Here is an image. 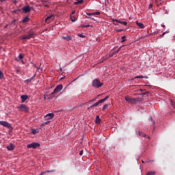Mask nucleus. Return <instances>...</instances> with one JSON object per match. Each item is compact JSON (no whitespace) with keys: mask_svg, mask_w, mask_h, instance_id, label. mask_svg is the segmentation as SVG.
Listing matches in <instances>:
<instances>
[{"mask_svg":"<svg viewBox=\"0 0 175 175\" xmlns=\"http://www.w3.org/2000/svg\"><path fill=\"white\" fill-rule=\"evenodd\" d=\"M156 172L154 171L148 172L146 175H154Z\"/></svg>","mask_w":175,"mask_h":175,"instance_id":"a878e982","label":"nucleus"},{"mask_svg":"<svg viewBox=\"0 0 175 175\" xmlns=\"http://www.w3.org/2000/svg\"><path fill=\"white\" fill-rule=\"evenodd\" d=\"M21 98L22 103H24V102H25V100H27V99H28V96H27V95H22L21 96Z\"/></svg>","mask_w":175,"mask_h":175,"instance_id":"4468645a","label":"nucleus"},{"mask_svg":"<svg viewBox=\"0 0 175 175\" xmlns=\"http://www.w3.org/2000/svg\"><path fill=\"white\" fill-rule=\"evenodd\" d=\"M63 88L62 85L59 84L53 90V92L51 94V95H54V94H57V92H59V91H62Z\"/></svg>","mask_w":175,"mask_h":175,"instance_id":"0eeeda50","label":"nucleus"},{"mask_svg":"<svg viewBox=\"0 0 175 175\" xmlns=\"http://www.w3.org/2000/svg\"><path fill=\"white\" fill-rule=\"evenodd\" d=\"M17 12H21V10L18 9L13 11V13H17Z\"/></svg>","mask_w":175,"mask_h":175,"instance_id":"e433bc0d","label":"nucleus"},{"mask_svg":"<svg viewBox=\"0 0 175 175\" xmlns=\"http://www.w3.org/2000/svg\"><path fill=\"white\" fill-rule=\"evenodd\" d=\"M107 99H109V96H107L105 98L101 99V100H99L98 102V104L100 105V103H103V102H105V100H107Z\"/></svg>","mask_w":175,"mask_h":175,"instance_id":"f3484780","label":"nucleus"},{"mask_svg":"<svg viewBox=\"0 0 175 175\" xmlns=\"http://www.w3.org/2000/svg\"><path fill=\"white\" fill-rule=\"evenodd\" d=\"M54 18H55L54 14H51L50 16H48L45 18V23H51V21H53L54 20Z\"/></svg>","mask_w":175,"mask_h":175,"instance_id":"1a4fd4ad","label":"nucleus"},{"mask_svg":"<svg viewBox=\"0 0 175 175\" xmlns=\"http://www.w3.org/2000/svg\"><path fill=\"white\" fill-rule=\"evenodd\" d=\"M16 24V19H14L12 21H11L10 25H14Z\"/></svg>","mask_w":175,"mask_h":175,"instance_id":"473e14b6","label":"nucleus"},{"mask_svg":"<svg viewBox=\"0 0 175 175\" xmlns=\"http://www.w3.org/2000/svg\"><path fill=\"white\" fill-rule=\"evenodd\" d=\"M146 162H154V160L150 161H146Z\"/></svg>","mask_w":175,"mask_h":175,"instance_id":"4d7b16f0","label":"nucleus"},{"mask_svg":"<svg viewBox=\"0 0 175 175\" xmlns=\"http://www.w3.org/2000/svg\"><path fill=\"white\" fill-rule=\"evenodd\" d=\"M135 79H148V77H144V76L141 75V76L135 77Z\"/></svg>","mask_w":175,"mask_h":175,"instance_id":"b1692460","label":"nucleus"},{"mask_svg":"<svg viewBox=\"0 0 175 175\" xmlns=\"http://www.w3.org/2000/svg\"><path fill=\"white\" fill-rule=\"evenodd\" d=\"M103 86V83L100 82V81L98 79H94L92 81V87L94 88H100V87Z\"/></svg>","mask_w":175,"mask_h":175,"instance_id":"7ed1b4c3","label":"nucleus"},{"mask_svg":"<svg viewBox=\"0 0 175 175\" xmlns=\"http://www.w3.org/2000/svg\"><path fill=\"white\" fill-rule=\"evenodd\" d=\"M99 14H100V12H96L94 13H92L93 16H99Z\"/></svg>","mask_w":175,"mask_h":175,"instance_id":"7c9ffc66","label":"nucleus"},{"mask_svg":"<svg viewBox=\"0 0 175 175\" xmlns=\"http://www.w3.org/2000/svg\"><path fill=\"white\" fill-rule=\"evenodd\" d=\"M107 107H109V105L105 104L103 107V110H106L107 109Z\"/></svg>","mask_w":175,"mask_h":175,"instance_id":"2f4dec72","label":"nucleus"},{"mask_svg":"<svg viewBox=\"0 0 175 175\" xmlns=\"http://www.w3.org/2000/svg\"><path fill=\"white\" fill-rule=\"evenodd\" d=\"M113 55H112V53L109 54V56L107 57V58H111V57H113Z\"/></svg>","mask_w":175,"mask_h":175,"instance_id":"a18cd8bd","label":"nucleus"},{"mask_svg":"<svg viewBox=\"0 0 175 175\" xmlns=\"http://www.w3.org/2000/svg\"><path fill=\"white\" fill-rule=\"evenodd\" d=\"M50 124V121L47 120L46 122H44L42 124V126H44V125H49Z\"/></svg>","mask_w":175,"mask_h":175,"instance_id":"cd10ccee","label":"nucleus"},{"mask_svg":"<svg viewBox=\"0 0 175 175\" xmlns=\"http://www.w3.org/2000/svg\"><path fill=\"white\" fill-rule=\"evenodd\" d=\"M89 102H95V98L90 100Z\"/></svg>","mask_w":175,"mask_h":175,"instance_id":"864d4df0","label":"nucleus"},{"mask_svg":"<svg viewBox=\"0 0 175 175\" xmlns=\"http://www.w3.org/2000/svg\"><path fill=\"white\" fill-rule=\"evenodd\" d=\"M92 107H95L94 104L91 105L90 107L88 108V110H90V109H92Z\"/></svg>","mask_w":175,"mask_h":175,"instance_id":"79ce46f5","label":"nucleus"},{"mask_svg":"<svg viewBox=\"0 0 175 175\" xmlns=\"http://www.w3.org/2000/svg\"><path fill=\"white\" fill-rule=\"evenodd\" d=\"M84 3V0H77V1L74 2V5H80Z\"/></svg>","mask_w":175,"mask_h":175,"instance_id":"2eb2a0df","label":"nucleus"},{"mask_svg":"<svg viewBox=\"0 0 175 175\" xmlns=\"http://www.w3.org/2000/svg\"><path fill=\"white\" fill-rule=\"evenodd\" d=\"M0 125H2V126L8 128V129H13L12 124H10V123L8 122L7 121H0Z\"/></svg>","mask_w":175,"mask_h":175,"instance_id":"423d86ee","label":"nucleus"},{"mask_svg":"<svg viewBox=\"0 0 175 175\" xmlns=\"http://www.w3.org/2000/svg\"><path fill=\"white\" fill-rule=\"evenodd\" d=\"M28 34H25L21 36V39L23 40H29V39H32L33 38V36L35 35V31L31 29L27 32Z\"/></svg>","mask_w":175,"mask_h":175,"instance_id":"f257e3e1","label":"nucleus"},{"mask_svg":"<svg viewBox=\"0 0 175 175\" xmlns=\"http://www.w3.org/2000/svg\"><path fill=\"white\" fill-rule=\"evenodd\" d=\"M116 54H117V52H116V51H114V52H113V53H111V55H113V56L116 55Z\"/></svg>","mask_w":175,"mask_h":175,"instance_id":"de8ad7c7","label":"nucleus"},{"mask_svg":"<svg viewBox=\"0 0 175 175\" xmlns=\"http://www.w3.org/2000/svg\"><path fill=\"white\" fill-rule=\"evenodd\" d=\"M44 121H49V120H53L54 118V113H48L44 116Z\"/></svg>","mask_w":175,"mask_h":175,"instance_id":"9d476101","label":"nucleus"},{"mask_svg":"<svg viewBox=\"0 0 175 175\" xmlns=\"http://www.w3.org/2000/svg\"><path fill=\"white\" fill-rule=\"evenodd\" d=\"M18 58L19 59H23V58H24V55L23 53H20L18 55Z\"/></svg>","mask_w":175,"mask_h":175,"instance_id":"c756f323","label":"nucleus"},{"mask_svg":"<svg viewBox=\"0 0 175 175\" xmlns=\"http://www.w3.org/2000/svg\"><path fill=\"white\" fill-rule=\"evenodd\" d=\"M137 27H139L142 29H144V24L139 22H136Z\"/></svg>","mask_w":175,"mask_h":175,"instance_id":"dca6fc26","label":"nucleus"},{"mask_svg":"<svg viewBox=\"0 0 175 175\" xmlns=\"http://www.w3.org/2000/svg\"><path fill=\"white\" fill-rule=\"evenodd\" d=\"M32 80H33V77H31L30 79H26L25 81V83L28 84V83H31V81H32Z\"/></svg>","mask_w":175,"mask_h":175,"instance_id":"5701e85b","label":"nucleus"},{"mask_svg":"<svg viewBox=\"0 0 175 175\" xmlns=\"http://www.w3.org/2000/svg\"><path fill=\"white\" fill-rule=\"evenodd\" d=\"M14 5H17V1L14 0Z\"/></svg>","mask_w":175,"mask_h":175,"instance_id":"603ef678","label":"nucleus"},{"mask_svg":"<svg viewBox=\"0 0 175 175\" xmlns=\"http://www.w3.org/2000/svg\"><path fill=\"white\" fill-rule=\"evenodd\" d=\"M95 122L96 124H100V118H99V116H96Z\"/></svg>","mask_w":175,"mask_h":175,"instance_id":"4be33fe9","label":"nucleus"},{"mask_svg":"<svg viewBox=\"0 0 175 175\" xmlns=\"http://www.w3.org/2000/svg\"><path fill=\"white\" fill-rule=\"evenodd\" d=\"M77 36H79V38H85V36L83 34H78Z\"/></svg>","mask_w":175,"mask_h":175,"instance_id":"c9c22d12","label":"nucleus"},{"mask_svg":"<svg viewBox=\"0 0 175 175\" xmlns=\"http://www.w3.org/2000/svg\"><path fill=\"white\" fill-rule=\"evenodd\" d=\"M0 79H3V72L1 70H0Z\"/></svg>","mask_w":175,"mask_h":175,"instance_id":"f704fd0d","label":"nucleus"},{"mask_svg":"<svg viewBox=\"0 0 175 175\" xmlns=\"http://www.w3.org/2000/svg\"><path fill=\"white\" fill-rule=\"evenodd\" d=\"M75 13H76V11L73 10V11L72 12L71 15L73 16V14H75Z\"/></svg>","mask_w":175,"mask_h":175,"instance_id":"09e8293b","label":"nucleus"},{"mask_svg":"<svg viewBox=\"0 0 175 175\" xmlns=\"http://www.w3.org/2000/svg\"><path fill=\"white\" fill-rule=\"evenodd\" d=\"M126 41V36H124L122 37V43Z\"/></svg>","mask_w":175,"mask_h":175,"instance_id":"c85d7f7f","label":"nucleus"},{"mask_svg":"<svg viewBox=\"0 0 175 175\" xmlns=\"http://www.w3.org/2000/svg\"><path fill=\"white\" fill-rule=\"evenodd\" d=\"M153 125H155V122H153Z\"/></svg>","mask_w":175,"mask_h":175,"instance_id":"e2e57ef3","label":"nucleus"},{"mask_svg":"<svg viewBox=\"0 0 175 175\" xmlns=\"http://www.w3.org/2000/svg\"><path fill=\"white\" fill-rule=\"evenodd\" d=\"M16 148V146L14 144H10V145L7 146V149L8 151H13Z\"/></svg>","mask_w":175,"mask_h":175,"instance_id":"9b49d317","label":"nucleus"},{"mask_svg":"<svg viewBox=\"0 0 175 175\" xmlns=\"http://www.w3.org/2000/svg\"><path fill=\"white\" fill-rule=\"evenodd\" d=\"M143 95H150V92H147L146 93H143Z\"/></svg>","mask_w":175,"mask_h":175,"instance_id":"37998d69","label":"nucleus"},{"mask_svg":"<svg viewBox=\"0 0 175 175\" xmlns=\"http://www.w3.org/2000/svg\"><path fill=\"white\" fill-rule=\"evenodd\" d=\"M27 147L28 148H33V150H36V148H39V147H40V144L38 142H32L31 144H27Z\"/></svg>","mask_w":175,"mask_h":175,"instance_id":"20e7f679","label":"nucleus"},{"mask_svg":"<svg viewBox=\"0 0 175 175\" xmlns=\"http://www.w3.org/2000/svg\"><path fill=\"white\" fill-rule=\"evenodd\" d=\"M138 135L139 136H140L141 137H146L147 136V135H146V133L142 132V131H139L138 132Z\"/></svg>","mask_w":175,"mask_h":175,"instance_id":"a211bd4d","label":"nucleus"},{"mask_svg":"<svg viewBox=\"0 0 175 175\" xmlns=\"http://www.w3.org/2000/svg\"><path fill=\"white\" fill-rule=\"evenodd\" d=\"M70 18L72 23H75L77 20V18H75V16H74L73 15H70Z\"/></svg>","mask_w":175,"mask_h":175,"instance_id":"6ab92c4d","label":"nucleus"},{"mask_svg":"<svg viewBox=\"0 0 175 175\" xmlns=\"http://www.w3.org/2000/svg\"><path fill=\"white\" fill-rule=\"evenodd\" d=\"M45 8H49V5H45Z\"/></svg>","mask_w":175,"mask_h":175,"instance_id":"13d9d810","label":"nucleus"},{"mask_svg":"<svg viewBox=\"0 0 175 175\" xmlns=\"http://www.w3.org/2000/svg\"><path fill=\"white\" fill-rule=\"evenodd\" d=\"M124 99L130 105H135L137 102H139V98H131L129 96H126Z\"/></svg>","mask_w":175,"mask_h":175,"instance_id":"f03ea898","label":"nucleus"},{"mask_svg":"<svg viewBox=\"0 0 175 175\" xmlns=\"http://www.w3.org/2000/svg\"><path fill=\"white\" fill-rule=\"evenodd\" d=\"M99 105L98 101L97 103H95L93 104V106H94V107H96V106H98Z\"/></svg>","mask_w":175,"mask_h":175,"instance_id":"ea45409f","label":"nucleus"},{"mask_svg":"<svg viewBox=\"0 0 175 175\" xmlns=\"http://www.w3.org/2000/svg\"><path fill=\"white\" fill-rule=\"evenodd\" d=\"M62 39H64V40H72V37L70 36H66L65 37H62Z\"/></svg>","mask_w":175,"mask_h":175,"instance_id":"412c9836","label":"nucleus"},{"mask_svg":"<svg viewBox=\"0 0 175 175\" xmlns=\"http://www.w3.org/2000/svg\"><path fill=\"white\" fill-rule=\"evenodd\" d=\"M87 15H88V16H93V15H92V13H87Z\"/></svg>","mask_w":175,"mask_h":175,"instance_id":"8fccbe9b","label":"nucleus"},{"mask_svg":"<svg viewBox=\"0 0 175 175\" xmlns=\"http://www.w3.org/2000/svg\"><path fill=\"white\" fill-rule=\"evenodd\" d=\"M54 172H55V170H47L46 172H44V173H45V174H46V173H54Z\"/></svg>","mask_w":175,"mask_h":175,"instance_id":"bb28decb","label":"nucleus"},{"mask_svg":"<svg viewBox=\"0 0 175 175\" xmlns=\"http://www.w3.org/2000/svg\"><path fill=\"white\" fill-rule=\"evenodd\" d=\"M60 70L62 71V68H60Z\"/></svg>","mask_w":175,"mask_h":175,"instance_id":"0e129e2a","label":"nucleus"},{"mask_svg":"<svg viewBox=\"0 0 175 175\" xmlns=\"http://www.w3.org/2000/svg\"><path fill=\"white\" fill-rule=\"evenodd\" d=\"M83 154H84V150H81L79 152V155H83Z\"/></svg>","mask_w":175,"mask_h":175,"instance_id":"a19ab883","label":"nucleus"},{"mask_svg":"<svg viewBox=\"0 0 175 175\" xmlns=\"http://www.w3.org/2000/svg\"><path fill=\"white\" fill-rule=\"evenodd\" d=\"M31 133L32 135H36V133H39V130L31 129Z\"/></svg>","mask_w":175,"mask_h":175,"instance_id":"aec40b11","label":"nucleus"},{"mask_svg":"<svg viewBox=\"0 0 175 175\" xmlns=\"http://www.w3.org/2000/svg\"><path fill=\"white\" fill-rule=\"evenodd\" d=\"M30 18L29 16H26L22 21V23L23 24H27V23H28L29 21Z\"/></svg>","mask_w":175,"mask_h":175,"instance_id":"ddd939ff","label":"nucleus"},{"mask_svg":"<svg viewBox=\"0 0 175 175\" xmlns=\"http://www.w3.org/2000/svg\"><path fill=\"white\" fill-rule=\"evenodd\" d=\"M114 21L118 24H122V25H128V23L126 21H122L117 19H116Z\"/></svg>","mask_w":175,"mask_h":175,"instance_id":"f8f14e48","label":"nucleus"},{"mask_svg":"<svg viewBox=\"0 0 175 175\" xmlns=\"http://www.w3.org/2000/svg\"><path fill=\"white\" fill-rule=\"evenodd\" d=\"M123 29H118L116 30V32H122Z\"/></svg>","mask_w":175,"mask_h":175,"instance_id":"49530a36","label":"nucleus"},{"mask_svg":"<svg viewBox=\"0 0 175 175\" xmlns=\"http://www.w3.org/2000/svg\"><path fill=\"white\" fill-rule=\"evenodd\" d=\"M5 28H8V25H6L5 26Z\"/></svg>","mask_w":175,"mask_h":175,"instance_id":"052dcab7","label":"nucleus"},{"mask_svg":"<svg viewBox=\"0 0 175 175\" xmlns=\"http://www.w3.org/2000/svg\"><path fill=\"white\" fill-rule=\"evenodd\" d=\"M145 137H147V139H148L150 140V139H151V137L148 135H146Z\"/></svg>","mask_w":175,"mask_h":175,"instance_id":"3c124183","label":"nucleus"},{"mask_svg":"<svg viewBox=\"0 0 175 175\" xmlns=\"http://www.w3.org/2000/svg\"><path fill=\"white\" fill-rule=\"evenodd\" d=\"M81 28H89V27H92L91 25H81Z\"/></svg>","mask_w":175,"mask_h":175,"instance_id":"393cba45","label":"nucleus"},{"mask_svg":"<svg viewBox=\"0 0 175 175\" xmlns=\"http://www.w3.org/2000/svg\"><path fill=\"white\" fill-rule=\"evenodd\" d=\"M0 2H5V0H0Z\"/></svg>","mask_w":175,"mask_h":175,"instance_id":"6e6d98bb","label":"nucleus"},{"mask_svg":"<svg viewBox=\"0 0 175 175\" xmlns=\"http://www.w3.org/2000/svg\"><path fill=\"white\" fill-rule=\"evenodd\" d=\"M15 59H16V61H20V59H17V58H16Z\"/></svg>","mask_w":175,"mask_h":175,"instance_id":"bf43d9fd","label":"nucleus"},{"mask_svg":"<svg viewBox=\"0 0 175 175\" xmlns=\"http://www.w3.org/2000/svg\"><path fill=\"white\" fill-rule=\"evenodd\" d=\"M122 49V46H120L116 51V53H120V51Z\"/></svg>","mask_w":175,"mask_h":175,"instance_id":"58836bf2","label":"nucleus"},{"mask_svg":"<svg viewBox=\"0 0 175 175\" xmlns=\"http://www.w3.org/2000/svg\"><path fill=\"white\" fill-rule=\"evenodd\" d=\"M33 77H33H36V74H35L33 77Z\"/></svg>","mask_w":175,"mask_h":175,"instance_id":"5fc2aeb1","label":"nucleus"},{"mask_svg":"<svg viewBox=\"0 0 175 175\" xmlns=\"http://www.w3.org/2000/svg\"><path fill=\"white\" fill-rule=\"evenodd\" d=\"M170 104L172 105V106H173L174 107L175 106V102L173 101V100H170Z\"/></svg>","mask_w":175,"mask_h":175,"instance_id":"72a5a7b5","label":"nucleus"},{"mask_svg":"<svg viewBox=\"0 0 175 175\" xmlns=\"http://www.w3.org/2000/svg\"><path fill=\"white\" fill-rule=\"evenodd\" d=\"M20 111H25V113H28L29 111V109L27 107V105L25 104H21L20 106L17 107Z\"/></svg>","mask_w":175,"mask_h":175,"instance_id":"39448f33","label":"nucleus"},{"mask_svg":"<svg viewBox=\"0 0 175 175\" xmlns=\"http://www.w3.org/2000/svg\"><path fill=\"white\" fill-rule=\"evenodd\" d=\"M33 8L32 7H29V5H27V6H24L22 8V10L23 12V13H29V12H31V10H32Z\"/></svg>","mask_w":175,"mask_h":175,"instance_id":"6e6552de","label":"nucleus"},{"mask_svg":"<svg viewBox=\"0 0 175 175\" xmlns=\"http://www.w3.org/2000/svg\"><path fill=\"white\" fill-rule=\"evenodd\" d=\"M165 33H169V32H167V31L163 32V33H162V35L161 36V38H163V36H165Z\"/></svg>","mask_w":175,"mask_h":175,"instance_id":"4c0bfd02","label":"nucleus"},{"mask_svg":"<svg viewBox=\"0 0 175 175\" xmlns=\"http://www.w3.org/2000/svg\"><path fill=\"white\" fill-rule=\"evenodd\" d=\"M150 120L152 121V117H150Z\"/></svg>","mask_w":175,"mask_h":175,"instance_id":"680f3d73","label":"nucleus"},{"mask_svg":"<svg viewBox=\"0 0 175 175\" xmlns=\"http://www.w3.org/2000/svg\"><path fill=\"white\" fill-rule=\"evenodd\" d=\"M148 9H152V4H150V5H149Z\"/></svg>","mask_w":175,"mask_h":175,"instance_id":"c03bdc74","label":"nucleus"}]
</instances>
